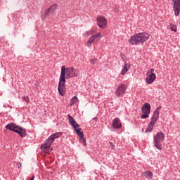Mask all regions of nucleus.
Instances as JSON below:
<instances>
[{
	"mask_svg": "<svg viewBox=\"0 0 180 180\" xmlns=\"http://www.w3.org/2000/svg\"><path fill=\"white\" fill-rule=\"evenodd\" d=\"M148 39H150V33L139 32L131 36L128 41L131 46H137V44L147 41Z\"/></svg>",
	"mask_w": 180,
	"mask_h": 180,
	"instance_id": "1",
	"label": "nucleus"
},
{
	"mask_svg": "<svg viewBox=\"0 0 180 180\" xmlns=\"http://www.w3.org/2000/svg\"><path fill=\"white\" fill-rule=\"evenodd\" d=\"M6 129L8 130H11V131H14V133H18L20 137H25L27 132H26V129L22 127H19L16 125L15 123H10L6 126Z\"/></svg>",
	"mask_w": 180,
	"mask_h": 180,
	"instance_id": "2",
	"label": "nucleus"
},
{
	"mask_svg": "<svg viewBox=\"0 0 180 180\" xmlns=\"http://www.w3.org/2000/svg\"><path fill=\"white\" fill-rule=\"evenodd\" d=\"M63 136V133L61 132H56L55 134H52L45 141L44 145H41V148L42 150H47L51 147V144L54 143V140L56 139H59V137H61Z\"/></svg>",
	"mask_w": 180,
	"mask_h": 180,
	"instance_id": "3",
	"label": "nucleus"
},
{
	"mask_svg": "<svg viewBox=\"0 0 180 180\" xmlns=\"http://www.w3.org/2000/svg\"><path fill=\"white\" fill-rule=\"evenodd\" d=\"M164 139H165V134L162 131L158 132L153 138V143L155 147L158 150H162V142L164 141Z\"/></svg>",
	"mask_w": 180,
	"mask_h": 180,
	"instance_id": "4",
	"label": "nucleus"
},
{
	"mask_svg": "<svg viewBox=\"0 0 180 180\" xmlns=\"http://www.w3.org/2000/svg\"><path fill=\"white\" fill-rule=\"evenodd\" d=\"M79 75V70L75 69L74 67H69L66 68V79L69 78H75Z\"/></svg>",
	"mask_w": 180,
	"mask_h": 180,
	"instance_id": "5",
	"label": "nucleus"
},
{
	"mask_svg": "<svg viewBox=\"0 0 180 180\" xmlns=\"http://www.w3.org/2000/svg\"><path fill=\"white\" fill-rule=\"evenodd\" d=\"M142 113L141 119H148L150 117V113L151 110V105L148 103H145L141 108Z\"/></svg>",
	"mask_w": 180,
	"mask_h": 180,
	"instance_id": "6",
	"label": "nucleus"
},
{
	"mask_svg": "<svg viewBox=\"0 0 180 180\" xmlns=\"http://www.w3.org/2000/svg\"><path fill=\"white\" fill-rule=\"evenodd\" d=\"M127 89V87L126 86V84H122L117 87L115 94L117 98H123Z\"/></svg>",
	"mask_w": 180,
	"mask_h": 180,
	"instance_id": "7",
	"label": "nucleus"
},
{
	"mask_svg": "<svg viewBox=\"0 0 180 180\" xmlns=\"http://www.w3.org/2000/svg\"><path fill=\"white\" fill-rule=\"evenodd\" d=\"M65 79H59L58 91L61 96H64L65 95Z\"/></svg>",
	"mask_w": 180,
	"mask_h": 180,
	"instance_id": "8",
	"label": "nucleus"
},
{
	"mask_svg": "<svg viewBox=\"0 0 180 180\" xmlns=\"http://www.w3.org/2000/svg\"><path fill=\"white\" fill-rule=\"evenodd\" d=\"M56 9H57V4H53L49 8L46 9L44 11V14L42 15L43 19H47V18H49V16H50V14L52 12H54V11H56Z\"/></svg>",
	"mask_w": 180,
	"mask_h": 180,
	"instance_id": "9",
	"label": "nucleus"
},
{
	"mask_svg": "<svg viewBox=\"0 0 180 180\" xmlns=\"http://www.w3.org/2000/svg\"><path fill=\"white\" fill-rule=\"evenodd\" d=\"M98 40L100 39H102V35H101V32H98L94 35H92L89 41L86 43V45L87 46V47H91V44H92V43H94L95 41V40Z\"/></svg>",
	"mask_w": 180,
	"mask_h": 180,
	"instance_id": "10",
	"label": "nucleus"
},
{
	"mask_svg": "<svg viewBox=\"0 0 180 180\" xmlns=\"http://www.w3.org/2000/svg\"><path fill=\"white\" fill-rule=\"evenodd\" d=\"M174 3L173 11L176 16H179L180 13V0H172Z\"/></svg>",
	"mask_w": 180,
	"mask_h": 180,
	"instance_id": "11",
	"label": "nucleus"
},
{
	"mask_svg": "<svg viewBox=\"0 0 180 180\" xmlns=\"http://www.w3.org/2000/svg\"><path fill=\"white\" fill-rule=\"evenodd\" d=\"M97 25L101 29H105L108 25V20L104 17L97 18Z\"/></svg>",
	"mask_w": 180,
	"mask_h": 180,
	"instance_id": "12",
	"label": "nucleus"
},
{
	"mask_svg": "<svg viewBox=\"0 0 180 180\" xmlns=\"http://www.w3.org/2000/svg\"><path fill=\"white\" fill-rule=\"evenodd\" d=\"M160 112H161V106H159L156 110H155L153 115L151 117L150 122L156 124L157 120H158L160 117Z\"/></svg>",
	"mask_w": 180,
	"mask_h": 180,
	"instance_id": "13",
	"label": "nucleus"
},
{
	"mask_svg": "<svg viewBox=\"0 0 180 180\" xmlns=\"http://www.w3.org/2000/svg\"><path fill=\"white\" fill-rule=\"evenodd\" d=\"M147 75L148 76L146 78V82L148 84H153V82H154V81H155V79L157 78L155 73H149Z\"/></svg>",
	"mask_w": 180,
	"mask_h": 180,
	"instance_id": "14",
	"label": "nucleus"
},
{
	"mask_svg": "<svg viewBox=\"0 0 180 180\" xmlns=\"http://www.w3.org/2000/svg\"><path fill=\"white\" fill-rule=\"evenodd\" d=\"M112 126L114 129H120L122 127V122L117 117L112 120Z\"/></svg>",
	"mask_w": 180,
	"mask_h": 180,
	"instance_id": "15",
	"label": "nucleus"
},
{
	"mask_svg": "<svg viewBox=\"0 0 180 180\" xmlns=\"http://www.w3.org/2000/svg\"><path fill=\"white\" fill-rule=\"evenodd\" d=\"M77 136H79L80 140H82V141H85V137H84V131H81V128L79 127H75V128H74Z\"/></svg>",
	"mask_w": 180,
	"mask_h": 180,
	"instance_id": "16",
	"label": "nucleus"
},
{
	"mask_svg": "<svg viewBox=\"0 0 180 180\" xmlns=\"http://www.w3.org/2000/svg\"><path fill=\"white\" fill-rule=\"evenodd\" d=\"M68 117L69 119V122L70 123V124L72 126V127L74 129H75V127H79V124H78V123H77V121H75V119H74V117H72V116H71L70 115H68Z\"/></svg>",
	"mask_w": 180,
	"mask_h": 180,
	"instance_id": "17",
	"label": "nucleus"
},
{
	"mask_svg": "<svg viewBox=\"0 0 180 180\" xmlns=\"http://www.w3.org/2000/svg\"><path fill=\"white\" fill-rule=\"evenodd\" d=\"M154 126H155V123L150 121L148 123V127L146 128L145 133H151V131H153V129H154Z\"/></svg>",
	"mask_w": 180,
	"mask_h": 180,
	"instance_id": "18",
	"label": "nucleus"
},
{
	"mask_svg": "<svg viewBox=\"0 0 180 180\" xmlns=\"http://www.w3.org/2000/svg\"><path fill=\"white\" fill-rule=\"evenodd\" d=\"M130 67H131L130 63H125L123 69L121 71L122 75H125L126 73L129 71V69L130 68Z\"/></svg>",
	"mask_w": 180,
	"mask_h": 180,
	"instance_id": "19",
	"label": "nucleus"
},
{
	"mask_svg": "<svg viewBox=\"0 0 180 180\" xmlns=\"http://www.w3.org/2000/svg\"><path fill=\"white\" fill-rule=\"evenodd\" d=\"M65 74H67V68L63 65L61 68V72L59 79H65Z\"/></svg>",
	"mask_w": 180,
	"mask_h": 180,
	"instance_id": "20",
	"label": "nucleus"
},
{
	"mask_svg": "<svg viewBox=\"0 0 180 180\" xmlns=\"http://www.w3.org/2000/svg\"><path fill=\"white\" fill-rule=\"evenodd\" d=\"M143 175L146 179H153V172L150 171L144 172Z\"/></svg>",
	"mask_w": 180,
	"mask_h": 180,
	"instance_id": "21",
	"label": "nucleus"
},
{
	"mask_svg": "<svg viewBox=\"0 0 180 180\" xmlns=\"http://www.w3.org/2000/svg\"><path fill=\"white\" fill-rule=\"evenodd\" d=\"M76 101H78V97H77V96H75L72 97V98L70 101V103H69L70 106H72L73 105H75Z\"/></svg>",
	"mask_w": 180,
	"mask_h": 180,
	"instance_id": "22",
	"label": "nucleus"
},
{
	"mask_svg": "<svg viewBox=\"0 0 180 180\" xmlns=\"http://www.w3.org/2000/svg\"><path fill=\"white\" fill-rule=\"evenodd\" d=\"M176 29H178V27L175 24H172V23L170 24V30L172 32H176Z\"/></svg>",
	"mask_w": 180,
	"mask_h": 180,
	"instance_id": "23",
	"label": "nucleus"
},
{
	"mask_svg": "<svg viewBox=\"0 0 180 180\" xmlns=\"http://www.w3.org/2000/svg\"><path fill=\"white\" fill-rule=\"evenodd\" d=\"M22 100H24L25 102H27V103H29V102H30L29 96H22Z\"/></svg>",
	"mask_w": 180,
	"mask_h": 180,
	"instance_id": "24",
	"label": "nucleus"
},
{
	"mask_svg": "<svg viewBox=\"0 0 180 180\" xmlns=\"http://www.w3.org/2000/svg\"><path fill=\"white\" fill-rule=\"evenodd\" d=\"M94 33H96V31L95 30H90L89 32H87V34H94Z\"/></svg>",
	"mask_w": 180,
	"mask_h": 180,
	"instance_id": "25",
	"label": "nucleus"
},
{
	"mask_svg": "<svg viewBox=\"0 0 180 180\" xmlns=\"http://www.w3.org/2000/svg\"><path fill=\"white\" fill-rule=\"evenodd\" d=\"M96 61H98L97 58H93V59L90 60V63L94 65V64H95V63H96Z\"/></svg>",
	"mask_w": 180,
	"mask_h": 180,
	"instance_id": "26",
	"label": "nucleus"
},
{
	"mask_svg": "<svg viewBox=\"0 0 180 180\" xmlns=\"http://www.w3.org/2000/svg\"><path fill=\"white\" fill-rule=\"evenodd\" d=\"M154 71H155V70H154V68L150 69V70H148L146 75H148V74H154Z\"/></svg>",
	"mask_w": 180,
	"mask_h": 180,
	"instance_id": "27",
	"label": "nucleus"
},
{
	"mask_svg": "<svg viewBox=\"0 0 180 180\" xmlns=\"http://www.w3.org/2000/svg\"><path fill=\"white\" fill-rule=\"evenodd\" d=\"M20 167H22V163L19 162L18 164V168H20Z\"/></svg>",
	"mask_w": 180,
	"mask_h": 180,
	"instance_id": "28",
	"label": "nucleus"
},
{
	"mask_svg": "<svg viewBox=\"0 0 180 180\" xmlns=\"http://www.w3.org/2000/svg\"><path fill=\"white\" fill-rule=\"evenodd\" d=\"M115 11H119V7H117V6L115 7Z\"/></svg>",
	"mask_w": 180,
	"mask_h": 180,
	"instance_id": "29",
	"label": "nucleus"
},
{
	"mask_svg": "<svg viewBox=\"0 0 180 180\" xmlns=\"http://www.w3.org/2000/svg\"><path fill=\"white\" fill-rule=\"evenodd\" d=\"M84 142V146H86V139H85V141H83Z\"/></svg>",
	"mask_w": 180,
	"mask_h": 180,
	"instance_id": "30",
	"label": "nucleus"
},
{
	"mask_svg": "<svg viewBox=\"0 0 180 180\" xmlns=\"http://www.w3.org/2000/svg\"><path fill=\"white\" fill-rule=\"evenodd\" d=\"M112 150H115V145H112Z\"/></svg>",
	"mask_w": 180,
	"mask_h": 180,
	"instance_id": "31",
	"label": "nucleus"
},
{
	"mask_svg": "<svg viewBox=\"0 0 180 180\" xmlns=\"http://www.w3.org/2000/svg\"><path fill=\"white\" fill-rule=\"evenodd\" d=\"M98 120L97 117H94V118H93V120Z\"/></svg>",
	"mask_w": 180,
	"mask_h": 180,
	"instance_id": "32",
	"label": "nucleus"
},
{
	"mask_svg": "<svg viewBox=\"0 0 180 180\" xmlns=\"http://www.w3.org/2000/svg\"><path fill=\"white\" fill-rule=\"evenodd\" d=\"M121 56H122V60H124V58L123 55H121Z\"/></svg>",
	"mask_w": 180,
	"mask_h": 180,
	"instance_id": "33",
	"label": "nucleus"
}]
</instances>
